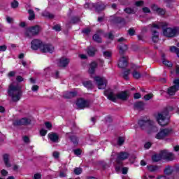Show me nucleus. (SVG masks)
<instances>
[{
  "label": "nucleus",
  "mask_w": 179,
  "mask_h": 179,
  "mask_svg": "<svg viewBox=\"0 0 179 179\" xmlns=\"http://www.w3.org/2000/svg\"><path fill=\"white\" fill-rule=\"evenodd\" d=\"M157 121L161 127H166L170 122V115H169V112H162L158 113L157 117Z\"/></svg>",
  "instance_id": "nucleus-4"
},
{
  "label": "nucleus",
  "mask_w": 179,
  "mask_h": 179,
  "mask_svg": "<svg viewBox=\"0 0 179 179\" xmlns=\"http://www.w3.org/2000/svg\"><path fill=\"white\" fill-rule=\"evenodd\" d=\"M147 169L148 171H150L151 173H155L156 171H159L160 167L159 166L150 165L147 166Z\"/></svg>",
  "instance_id": "nucleus-29"
},
{
  "label": "nucleus",
  "mask_w": 179,
  "mask_h": 179,
  "mask_svg": "<svg viewBox=\"0 0 179 179\" xmlns=\"http://www.w3.org/2000/svg\"><path fill=\"white\" fill-rule=\"evenodd\" d=\"M159 32L155 29H152V41L153 43H157L159 41Z\"/></svg>",
  "instance_id": "nucleus-23"
},
{
  "label": "nucleus",
  "mask_w": 179,
  "mask_h": 179,
  "mask_svg": "<svg viewBox=\"0 0 179 179\" xmlns=\"http://www.w3.org/2000/svg\"><path fill=\"white\" fill-rule=\"evenodd\" d=\"M83 171L82 168H76L74 169V173L76 174V176H79V174H82Z\"/></svg>",
  "instance_id": "nucleus-42"
},
{
  "label": "nucleus",
  "mask_w": 179,
  "mask_h": 179,
  "mask_svg": "<svg viewBox=\"0 0 179 179\" xmlns=\"http://www.w3.org/2000/svg\"><path fill=\"white\" fill-rule=\"evenodd\" d=\"M162 159V155H160V152L159 154L154 155L152 157V162H160V160Z\"/></svg>",
  "instance_id": "nucleus-32"
},
{
  "label": "nucleus",
  "mask_w": 179,
  "mask_h": 179,
  "mask_svg": "<svg viewBox=\"0 0 179 179\" xmlns=\"http://www.w3.org/2000/svg\"><path fill=\"white\" fill-rule=\"evenodd\" d=\"M43 41H41V40L34 39L31 42V48L34 50H37L39 48L41 50V48L43 47Z\"/></svg>",
  "instance_id": "nucleus-11"
},
{
  "label": "nucleus",
  "mask_w": 179,
  "mask_h": 179,
  "mask_svg": "<svg viewBox=\"0 0 179 179\" xmlns=\"http://www.w3.org/2000/svg\"><path fill=\"white\" fill-rule=\"evenodd\" d=\"M103 94L108 100L113 101L114 103H115V101H117L118 99L125 101L126 100H128L129 97L127 91L121 92L117 94H115L113 90H108L104 91Z\"/></svg>",
  "instance_id": "nucleus-3"
},
{
  "label": "nucleus",
  "mask_w": 179,
  "mask_h": 179,
  "mask_svg": "<svg viewBox=\"0 0 179 179\" xmlns=\"http://www.w3.org/2000/svg\"><path fill=\"white\" fill-rule=\"evenodd\" d=\"M112 52H110V51H105V52H103V57H105V58H111V55H112Z\"/></svg>",
  "instance_id": "nucleus-41"
},
{
  "label": "nucleus",
  "mask_w": 179,
  "mask_h": 179,
  "mask_svg": "<svg viewBox=\"0 0 179 179\" xmlns=\"http://www.w3.org/2000/svg\"><path fill=\"white\" fill-rule=\"evenodd\" d=\"M136 6H143V1H136Z\"/></svg>",
  "instance_id": "nucleus-56"
},
{
  "label": "nucleus",
  "mask_w": 179,
  "mask_h": 179,
  "mask_svg": "<svg viewBox=\"0 0 179 179\" xmlns=\"http://www.w3.org/2000/svg\"><path fill=\"white\" fill-rule=\"evenodd\" d=\"M159 131V128L156 127V124L155 122L152 121L150 122L148 128L147 129V132L148 134H156V132Z\"/></svg>",
  "instance_id": "nucleus-14"
},
{
  "label": "nucleus",
  "mask_w": 179,
  "mask_h": 179,
  "mask_svg": "<svg viewBox=\"0 0 179 179\" xmlns=\"http://www.w3.org/2000/svg\"><path fill=\"white\" fill-rule=\"evenodd\" d=\"M145 100H150L151 99H153V94H148L145 96H144Z\"/></svg>",
  "instance_id": "nucleus-46"
},
{
  "label": "nucleus",
  "mask_w": 179,
  "mask_h": 179,
  "mask_svg": "<svg viewBox=\"0 0 179 179\" xmlns=\"http://www.w3.org/2000/svg\"><path fill=\"white\" fill-rule=\"evenodd\" d=\"M134 108H136V110H143V108H145V103L142 101L136 102L134 103Z\"/></svg>",
  "instance_id": "nucleus-30"
},
{
  "label": "nucleus",
  "mask_w": 179,
  "mask_h": 179,
  "mask_svg": "<svg viewBox=\"0 0 179 179\" xmlns=\"http://www.w3.org/2000/svg\"><path fill=\"white\" fill-rule=\"evenodd\" d=\"M94 6V3H87L85 4L84 7L85 8V9H89L90 6Z\"/></svg>",
  "instance_id": "nucleus-52"
},
{
  "label": "nucleus",
  "mask_w": 179,
  "mask_h": 179,
  "mask_svg": "<svg viewBox=\"0 0 179 179\" xmlns=\"http://www.w3.org/2000/svg\"><path fill=\"white\" fill-rule=\"evenodd\" d=\"M48 136L51 142H52L53 143H58V141L59 140V136H58L57 133H49Z\"/></svg>",
  "instance_id": "nucleus-17"
},
{
  "label": "nucleus",
  "mask_w": 179,
  "mask_h": 179,
  "mask_svg": "<svg viewBox=\"0 0 179 179\" xmlns=\"http://www.w3.org/2000/svg\"><path fill=\"white\" fill-rule=\"evenodd\" d=\"M125 142V138L124 137H119L117 140V144L119 146H122L124 145V143Z\"/></svg>",
  "instance_id": "nucleus-40"
},
{
  "label": "nucleus",
  "mask_w": 179,
  "mask_h": 179,
  "mask_svg": "<svg viewBox=\"0 0 179 179\" xmlns=\"http://www.w3.org/2000/svg\"><path fill=\"white\" fill-rule=\"evenodd\" d=\"M118 48L120 54L122 55L128 50V45L121 43L118 45Z\"/></svg>",
  "instance_id": "nucleus-26"
},
{
  "label": "nucleus",
  "mask_w": 179,
  "mask_h": 179,
  "mask_svg": "<svg viewBox=\"0 0 179 179\" xmlns=\"http://www.w3.org/2000/svg\"><path fill=\"white\" fill-rule=\"evenodd\" d=\"M53 157L55 159H59V153L57 151H55L52 154Z\"/></svg>",
  "instance_id": "nucleus-53"
},
{
  "label": "nucleus",
  "mask_w": 179,
  "mask_h": 179,
  "mask_svg": "<svg viewBox=\"0 0 179 179\" xmlns=\"http://www.w3.org/2000/svg\"><path fill=\"white\" fill-rule=\"evenodd\" d=\"M31 124V119L29 117H22L21 119H18L14 120L13 122V125L15 127H20L23 125L24 127H27V125H30Z\"/></svg>",
  "instance_id": "nucleus-7"
},
{
  "label": "nucleus",
  "mask_w": 179,
  "mask_h": 179,
  "mask_svg": "<svg viewBox=\"0 0 179 179\" xmlns=\"http://www.w3.org/2000/svg\"><path fill=\"white\" fill-rule=\"evenodd\" d=\"M17 82H23L24 79L20 76H17L16 77Z\"/></svg>",
  "instance_id": "nucleus-62"
},
{
  "label": "nucleus",
  "mask_w": 179,
  "mask_h": 179,
  "mask_svg": "<svg viewBox=\"0 0 179 179\" xmlns=\"http://www.w3.org/2000/svg\"><path fill=\"white\" fill-rule=\"evenodd\" d=\"M96 68H97V63H96V62H92L89 69V73H90V75H93L96 71Z\"/></svg>",
  "instance_id": "nucleus-28"
},
{
  "label": "nucleus",
  "mask_w": 179,
  "mask_h": 179,
  "mask_svg": "<svg viewBox=\"0 0 179 179\" xmlns=\"http://www.w3.org/2000/svg\"><path fill=\"white\" fill-rule=\"evenodd\" d=\"M83 86L87 87V89H91L92 87V82L91 81H85L83 83Z\"/></svg>",
  "instance_id": "nucleus-39"
},
{
  "label": "nucleus",
  "mask_w": 179,
  "mask_h": 179,
  "mask_svg": "<svg viewBox=\"0 0 179 179\" xmlns=\"http://www.w3.org/2000/svg\"><path fill=\"white\" fill-rule=\"evenodd\" d=\"M124 12H126V13H135L134 9L129 8L124 9Z\"/></svg>",
  "instance_id": "nucleus-50"
},
{
  "label": "nucleus",
  "mask_w": 179,
  "mask_h": 179,
  "mask_svg": "<svg viewBox=\"0 0 179 179\" xmlns=\"http://www.w3.org/2000/svg\"><path fill=\"white\" fill-rule=\"evenodd\" d=\"M45 127H46L47 129L51 131V128H52V124L50 122H45Z\"/></svg>",
  "instance_id": "nucleus-44"
},
{
  "label": "nucleus",
  "mask_w": 179,
  "mask_h": 179,
  "mask_svg": "<svg viewBox=\"0 0 179 179\" xmlns=\"http://www.w3.org/2000/svg\"><path fill=\"white\" fill-rule=\"evenodd\" d=\"M44 75H50L51 73V67H47L43 71Z\"/></svg>",
  "instance_id": "nucleus-43"
},
{
  "label": "nucleus",
  "mask_w": 179,
  "mask_h": 179,
  "mask_svg": "<svg viewBox=\"0 0 179 179\" xmlns=\"http://www.w3.org/2000/svg\"><path fill=\"white\" fill-rule=\"evenodd\" d=\"M132 76H133V78H134V79H140V78H141V76H142V74H141V73H139L137 71H134L132 73Z\"/></svg>",
  "instance_id": "nucleus-37"
},
{
  "label": "nucleus",
  "mask_w": 179,
  "mask_h": 179,
  "mask_svg": "<svg viewBox=\"0 0 179 179\" xmlns=\"http://www.w3.org/2000/svg\"><path fill=\"white\" fill-rule=\"evenodd\" d=\"M78 96V92L76 91H67L64 92L63 96L64 99H73Z\"/></svg>",
  "instance_id": "nucleus-19"
},
{
  "label": "nucleus",
  "mask_w": 179,
  "mask_h": 179,
  "mask_svg": "<svg viewBox=\"0 0 179 179\" xmlns=\"http://www.w3.org/2000/svg\"><path fill=\"white\" fill-rule=\"evenodd\" d=\"M40 31H41V27L38 25H36L27 28L25 35L27 37H29V38H31V37H34V36H38Z\"/></svg>",
  "instance_id": "nucleus-6"
},
{
  "label": "nucleus",
  "mask_w": 179,
  "mask_h": 179,
  "mask_svg": "<svg viewBox=\"0 0 179 179\" xmlns=\"http://www.w3.org/2000/svg\"><path fill=\"white\" fill-rule=\"evenodd\" d=\"M153 29H162L163 34L165 37L172 38L177 36L179 29L177 27H169L167 22H158L157 24H152Z\"/></svg>",
  "instance_id": "nucleus-1"
},
{
  "label": "nucleus",
  "mask_w": 179,
  "mask_h": 179,
  "mask_svg": "<svg viewBox=\"0 0 179 179\" xmlns=\"http://www.w3.org/2000/svg\"><path fill=\"white\" fill-rule=\"evenodd\" d=\"M87 52L90 57H94V55H96V52H97V49L93 46H90L87 48Z\"/></svg>",
  "instance_id": "nucleus-22"
},
{
  "label": "nucleus",
  "mask_w": 179,
  "mask_h": 179,
  "mask_svg": "<svg viewBox=\"0 0 179 179\" xmlns=\"http://www.w3.org/2000/svg\"><path fill=\"white\" fill-rule=\"evenodd\" d=\"M40 134L41 136H45V135H47V130L45 129H41L40 131Z\"/></svg>",
  "instance_id": "nucleus-54"
},
{
  "label": "nucleus",
  "mask_w": 179,
  "mask_h": 179,
  "mask_svg": "<svg viewBox=\"0 0 179 179\" xmlns=\"http://www.w3.org/2000/svg\"><path fill=\"white\" fill-rule=\"evenodd\" d=\"M94 8L97 12H100V10H104L106 9V5L102 3H97L96 4L94 3Z\"/></svg>",
  "instance_id": "nucleus-24"
},
{
  "label": "nucleus",
  "mask_w": 179,
  "mask_h": 179,
  "mask_svg": "<svg viewBox=\"0 0 179 179\" xmlns=\"http://www.w3.org/2000/svg\"><path fill=\"white\" fill-rule=\"evenodd\" d=\"M53 30H55L56 31H61V25L56 24L53 27Z\"/></svg>",
  "instance_id": "nucleus-48"
},
{
  "label": "nucleus",
  "mask_w": 179,
  "mask_h": 179,
  "mask_svg": "<svg viewBox=\"0 0 179 179\" xmlns=\"http://www.w3.org/2000/svg\"><path fill=\"white\" fill-rule=\"evenodd\" d=\"M32 92H37L38 90V86L35 85L31 87Z\"/></svg>",
  "instance_id": "nucleus-60"
},
{
  "label": "nucleus",
  "mask_w": 179,
  "mask_h": 179,
  "mask_svg": "<svg viewBox=\"0 0 179 179\" xmlns=\"http://www.w3.org/2000/svg\"><path fill=\"white\" fill-rule=\"evenodd\" d=\"M164 174L166 176H170L171 173H173V168L171 166H167L164 171Z\"/></svg>",
  "instance_id": "nucleus-36"
},
{
  "label": "nucleus",
  "mask_w": 179,
  "mask_h": 179,
  "mask_svg": "<svg viewBox=\"0 0 179 179\" xmlns=\"http://www.w3.org/2000/svg\"><path fill=\"white\" fill-rule=\"evenodd\" d=\"M159 154L161 155L162 159L169 160V162L174 159V154L168 152L167 150H162Z\"/></svg>",
  "instance_id": "nucleus-10"
},
{
  "label": "nucleus",
  "mask_w": 179,
  "mask_h": 179,
  "mask_svg": "<svg viewBox=\"0 0 179 179\" xmlns=\"http://www.w3.org/2000/svg\"><path fill=\"white\" fill-rule=\"evenodd\" d=\"M79 20V17H73L71 20V23H78Z\"/></svg>",
  "instance_id": "nucleus-63"
},
{
  "label": "nucleus",
  "mask_w": 179,
  "mask_h": 179,
  "mask_svg": "<svg viewBox=\"0 0 179 179\" xmlns=\"http://www.w3.org/2000/svg\"><path fill=\"white\" fill-rule=\"evenodd\" d=\"M119 68H121V69H124V68H127L128 66V60L127 59V57H122L118 63Z\"/></svg>",
  "instance_id": "nucleus-18"
},
{
  "label": "nucleus",
  "mask_w": 179,
  "mask_h": 179,
  "mask_svg": "<svg viewBox=\"0 0 179 179\" xmlns=\"http://www.w3.org/2000/svg\"><path fill=\"white\" fill-rule=\"evenodd\" d=\"M170 51L171 52H176V54H177V52H178L179 49L177 48V47L176 46H171L170 48Z\"/></svg>",
  "instance_id": "nucleus-45"
},
{
  "label": "nucleus",
  "mask_w": 179,
  "mask_h": 179,
  "mask_svg": "<svg viewBox=\"0 0 179 179\" xmlns=\"http://www.w3.org/2000/svg\"><path fill=\"white\" fill-rule=\"evenodd\" d=\"M171 134H173V129L171 128L161 129L155 135V139H158V141H163L166 139L167 136H170Z\"/></svg>",
  "instance_id": "nucleus-5"
},
{
  "label": "nucleus",
  "mask_w": 179,
  "mask_h": 179,
  "mask_svg": "<svg viewBox=\"0 0 179 179\" xmlns=\"http://www.w3.org/2000/svg\"><path fill=\"white\" fill-rule=\"evenodd\" d=\"M152 9L154 10V12H156L157 15H159L161 16H163L164 15H166V10L163 8H159V6L156 5H152Z\"/></svg>",
  "instance_id": "nucleus-21"
},
{
  "label": "nucleus",
  "mask_w": 179,
  "mask_h": 179,
  "mask_svg": "<svg viewBox=\"0 0 179 179\" xmlns=\"http://www.w3.org/2000/svg\"><path fill=\"white\" fill-rule=\"evenodd\" d=\"M7 93L14 103H17L23 96L22 87L19 85H15V83H11L9 85Z\"/></svg>",
  "instance_id": "nucleus-2"
},
{
  "label": "nucleus",
  "mask_w": 179,
  "mask_h": 179,
  "mask_svg": "<svg viewBox=\"0 0 179 179\" xmlns=\"http://www.w3.org/2000/svg\"><path fill=\"white\" fill-rule=\"evenodd\" d=\"M93 40L96 41V43H101V38L100 37V35L95 34L93 37Z\"/></svg>",
  "instance_id": "nucleus-38"
},
{
  "label": "nucleus",
  "mask_w": 179,
  "mask_h": 179,
  "mask_svg": "<svg viewBox=\"0 0 179 179\" xmlns=\"http://www.w3.org/2000/svg\"><path fill=\"white\" fill-rule=\"evenodd\" d=\"M173 86L170 87L168 90L167 93L169 96H174L176 92L179 90V79H176L173 80Z\"/></svg>",
  "instance_id": "nucleus-9"
},
{
  "label": "nucleus",
  "mask_w": 179,
  "mask_h": 179,
  "mask_svg": "<svg viewBox=\"0 0 179 179\" xmlns=\"http://www.w3.org/2000/svg\"><path fill=\"white\" fill-rule=\"evenodd\" d=\"M74 155H76V156H79L82 155V150L80 149H76L73 150Z\"/></svg>",
  "instance_id": "nucleus-49"
},
{
  "label": "nucleus",
  "mask_w": 179,
  "mask_h": 179,
  "mask_svg": "<svg viewBox=\"0 0 179 179\" xmlns=\"http://www.w3.org/2000/svg\"><path fill=\"white\" fill-rule=\"evenodd\" d=\"M19 6V3L16 1H14L11 3V8H16Z\"/></svg>",
  "instance_id": "nucleus-47"
},
{
  "label": "nucleus",
  "mask_w": 179,
  "mask_h": 179,
  "mask_svg": "<svg viewBox=\"0 0 179 179\" xmlns=\"http://www.w3.org/2000/svg\"><path fill=\"white\" fill-rule=\"evenodd\" d=\"M107 37L110 40H113L114 38V35H113V33L110 32L107 34Z\"/></svg>",
  "instance_id": "nucleus-58"
},
{
  "label": "nucleus",
  "mask_w": 179,
  "mask_h": 179,
  "mask_svg": "<svg viewBox=\"0 0 179 179\" xmlns=\"http://www.w3.org/2000/svg\"><path fill=\"white\" fill-rule=\"evenodd\" d=\"M128 33L130 36H134L135 34V30H134V29H129Z\"/></svg>",
  "instance_id": "nucleus-57"
},
{
  "label": "nucleus",
  "mask_w": 179,
  "mask_h": 179,
  "mask_svg": "<svg viewBox=\"0 0 179 179\" xmlns=\"http://www.w3.org/2000/svg\"><path fill=\"white\" fill-rule=\"evenodd\" d=\"M3 159L6 167H11L10 162H9V155L5 154L3 155Z\"/></svg>",
  "instance_id": "nucleus-27"
},
{
  "label": "nucleus",
  "mask_w": 179,
  "mask_h": 179,
  "mask_svg": "<svg viewBox=\"0 0 179 179\" xmlns=\"http://www.w3.org/2000/svg\"><path fill=\"white\" fill-rule=\"evenodd\" d=\"M42 15L43 16H44V17H47L48 19H54V17H55V15H54V14L48 11L43 12Z\"/></svg>",
  "instance_id": "nucleus-31"
},
{
  "label": "nucleus",
  "mask_w": 179,
  "mask_h": 179,
  "mask_svg": "<svg viewBox=\"0 0 179 179\" xmlns=\"http://www.w3.org/2000/svg\"><path fill=\"white\" fill-rule=\"evenodd\" d=\"M67 136L70 138V140L73 143V145H78V138L76 136H71V134L68 133Z\"/></svg>",
  "instance_id": "nucleus-33"
},
{
  "label": "nucleus",
  "mask_w": 179,
  "mask_h": 179,
  "mask_svg": "<svg viewBox=\"0 0 179 179\" xmlns=\"http://www.w3.org/2000/svg\"><path fill=\"white\" fill-rule=\"evenodd\" d=\"M55 48L52 46V45L46 44V45H42L41 51L42 52H50V54H52L54 52Z\"/></svg>",
  "instance_id": "nucleus-15"
},
{
  "label": "nucleus",
  "mask_w": 179,
  "mask_h": 179,
  "mask_svg": "<svg viewBox=\"0 0 179 179\" xmlns=\"http://www.w3.org/2000/svg\"><path fill=\"white\" fill-rule=\"evenodd\" d=\"M162 64H164V65H165L166 66H168L169 68H171V66H173V64L171 63V62L166 59V55L164 54H162Z\"/></svg>",
  "instance_id": "nucleus-25"
},
{
  "label": "nucleus",
  "mask_w": 179,
  "mask_h": 179,
  "mask_svg": "<svg viewBox=\"0 0 179 179\" xmlns=\"http://www.w3.org/2000/svg\"><path fill=\"white\" fill-rule=\"evenodd\" d=\"M69 64V60L64 57L59 59L57 62V65L60 68H65L66 66H68Z\"/></svg>",
  "instance_id": "nucleus-20"
},
{
  "label": "nucleus",
  "mask_w": 179,
  "mask_h": 179,
  "mask_svg": "<svg viewBox=\"0 0 179 179\" xmlns=\"http://www.w3.org/2000/svg\"><path fill=\"white\" fill-rule=\"evenodd\" d=\"M1 175H3L4 177H6V176H8V172H7V171L5 170V169L1 170Z\"/></svg>",
  "instance_id": "nucleus-61"
},
{
  "label": "nucleus",
  "mask_w": 179,
  "mask_h": 179,
  "mask_svg": "<svg viewBox=\"0 0 179 179\" xmlns=\"http://www.w3.org/2000/svg\"><path fill=\"white\" fill-rule=\"evenodd\" d=\"M94 80L96 82L98 89L103 90L107 87V79L106 78L96 76Z\"/></svg>",
  "instance_id": "nucleus-8"
},
{
  "label": "nucleus",
  "mask_w": 179,
  "mask_h": 179,
  "mask_svg": "<svg viewBox=\"0 0 179 179\" xmlns=\"http://www.w3.org/2000/svg\"><path fill=\"white\" fill-rule=\"evenodd\" d=\"M7 48H8L6 47V45H1L0 46V51L1 52L6 51Z\"/></svg>",
  "instance_id": "nucleus-64"
},
{
  "label": "nucleus",
  "mask_w": 179,
  "mask_h": 179,
  "mask_svg": "<svg viewBox=\"0 0 179 179\" xmlns=\"http://www.w3.org/2000/svg\"><path fill=\"white\" fill-rule=\"evenodd\" d=\"M76 106L78 108L83 109L90 106V102L89 101L84 100L83 99H80L76 102Z\"/></svg>",
  "instance_id": "nucleus-12"
},
{
  "label": "nucleus",
  "mask_w": 179,
  "mask_h": 179,
  "mask_svg": "<svg viewBox=\"0 0 179 179\" xmlns=\"http://www.w3.org/2000/svg\"><path fill=\"white\" fill-rule=\"evenodd\" d=\"M16 75V71H10L8 74L7 76L8 78H13Z\"/></svg>",
  "instance_id": "nucleus-51"
},
{
  "label": "nucleus",
  "mask_w": 179,
  "mask_h": 179,
  "mask_svg": "<svg viewBox=\"0 0 179 179\" xmlns=\"http://www.w3.org/2000/svg\"><path fill=\"white\" fill-rule=\"evenodd\" d=\"M129 73H131V70H129V69L124 71L122 73V78H124V79H125V80H128V79H129V78L128 77V76H129Z\"/></svg>",
  "instance_id": "nucleus-35"
},
{
  "label": "nucleus",
  "mask_w": 179,
  "mask_h": 179,
  "mask_svg": "<svg viewBox=\"0 0 179 179\" xmlns=\"http://www.w3.org/2000/svg\"><path fill=\"white\" fill-rule=\"evenodd\" d=\"M34 179H41V174L40 173H36L34 176Z\"/></svg>",
  "instance_id": "nucleus-59"
},
{
  "label": "nucleus",
  "mask_w": 179,
  "mask_h": 179,
  "mask_svg": "<svg viewBox=\"0 0 179 179\" xmlns=\"http://www.w3.org/2000/svg\"><path fill=\"white\" fill-rule=\"evenodd\" d=\"M129 157V154L127 152H121L117 154V159L116 162L117 164H120V162H122L124 160H127Z\"/></svg>",
  "instance_id": "nucleus-13"
},
{
  "label": "nucleus",
  "mask_w": 179,
  "mask_h": 179,
  "mask_svg": "<svg viewBox=\"0 0 179 179\" xmlns=\"http://www.w3.org/2000/svg\"><path fill=\"white\" fill-rule=\"evenodd\" d=\"M152 146V143L148 142L144 145V148L145 149H150V148Z\"/></svg>",
  "instance_id": "nucleus-55"
},
{
  "label": "nucleus",
  "mask_w": 179,
  "mask_h": 179,
  "mask_svg": "<svg viewBox=\"0 0 179 179\" xmlns=\"http://www.w3.org/2000/svg\"><path fill=\"white\" fill-rule=\"evenodd\" d=\"M150 122H152V120H141L138 121V125L141 128V129H146V131H148V128H149V125H150Z\"/></svg>",
  "instance_id": "nucleus-16"
},
{
  "label": "nucleus",
  "mask_w": 179,
  "mask_h": 179,
  "mask_svg": "<svg viewBox=\"0 0 179 179\" xmlns=\"http://www.w3.org/2000/svg\"><path fill=\"white\" fill-rule=\"evenodd\" d=\"M28 13H29V20H34L36 19V14L33 10H29Z\"/></svg>",
  "instance_id": "nucleus-34"
}]
</instances>
